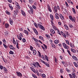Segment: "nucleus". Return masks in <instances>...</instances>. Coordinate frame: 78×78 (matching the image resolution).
Returning <instances> with one entry per match:
<instances>
[{"instance_id":"obj_1","label":"nucleus","mask_w":78,"mask_h":78,"mask_svg":"<svg viewBox=\"0 0 78 78\" xmlns=\"http://www.w3.org/2000/svg\"><path fill=\"white\" fill-rule=\"evenodd\" d=\"M38 25L39 28H40V29H41V30H44V31L45 30V28H44V27H43L42 25H41V24L39 23L38 24Z\"/></svg>"},{"instance_id":"obj_40","label":"nucleus","mask_w":78,"mask_h":78,"mask_svg":"<svg viewBox=\"0 0 78 78\" xmlns=\"http://www.w3.org/2000/svg\"><path fill=\"white\" fill-rule=\"evenodd\" d=\"M34 64V63L33 64V66H34V68H35V67H36V62Z\"/></svg>"},{"instance_id":"obj_19","label":"nucleus","mask_w":78,"mask_h":78,"mask_svg":"<svg viewBox=\"0 0 78 78\" xmlns=\"http://www.w3.org/2000/svg\"><path fill=\"white\" fill-rule=\"evenodd\" d=\"M45 65L47 67H50V65L47 62H45Z\"/></svg>"},{"instance_id":"obj_4","label":"nucleus","mask_w":78,"mask_h":78,"mask_svg":"<svg viewBox=\"0 0 78 78\" xmlns=\"http://www.w3.org/2000/svg\"><path fill=\"white\" fill-rule=\"evenodd\" d=\"M38 67L40 68H41V66L39 63L38 62H36V67H37V68H38Z\"/></svg>"},{"instance_id":"obj_12","label":"nucleus","mask_w":78,"mask_h":78,"mask_svg":"<svg viewBox=\"0 0 78 78\" xmlns=\"http://www.w3.org/2000/svg\"><path fill=\"white\" fill-rule=\"evenodd\" d=\"M37 52H36V50L35 49H34L33 50V54L34 55H36V53H37Z\"/></svg>"},{"instance_id":"obj_18","label":"nucleus","mask_w":78,"mask_h":78,"mask_svg":"<svg viewBox=\"0 0 78 78\" xmlns=\"http://www.w3.org/2000/svg\"><path fill=\"white\" fill-rule=\"evenodd\" d=\"M5 25L6 28H8L9 27V24L8 23H5Z\"/></svg>"},{"instance_id":"obj_52","label":"nucleus","mask_w":78,"mask_h":78,"mask_svg":"<svg viewBox=\"0 0 78 78\" xmlns=\"http://www.w3.org/2000/svg\"><path fill=\"white\" fill-rule=\"evenodd\" d=\"M65 4L66 6H67V7L69 6V5H68V4H67V2H65Z\"/></svg>"},{"instance_id":"obj_8","label":"nucleus","mask_w":78,"mask_h":78,"mask_svg":"<svg viewBox=\"0 0 78 78\" xmlns=\"http://www.w3.org/2000/svg\"><path fill=\"white\" fill-rule=\"evenodd\" d=\"M50 31L52 34H55V31L53 29H51Z\"/></svg>"},{"instance_id":"obj_43","label":"nucleus","mask_w":78,"mask_h":78,"mask_svg":"<svg viewBox=\"0 0 78 78\" xmlns=\"http://www.w3.org/2000/svg\"><path fill=\"white\" fill-rule=\"evenodd\" d=\"M3 69H4V72H7V69L6 68L4 67Z\"/></svg>"},{"instance_id":"obj_34","label":"nucleus","mask_w":78,"mask_h":78,"mask_svg":"<svg viewBox=\"0 0 78 78\" xmlns=\"http://www.w3.org/2000/svg\"><path fill=\"white\" fill-rule=\"evenodd\" d=\"M15 4L16 5V6H18V7H19V6H20V5H19V4L17 3V2H15Z\"/></svg>"},{"instance_id":"obj_33","label":"nucleus","mask_w":78,"mask_h":78,"mask_svg":"<svg viewBox=\"0 0 78 78\" xmlns=\"http://www.w3.org/2000/svg\"><path fill=\"white\" fill-rule=\"evenodd\" d=\"M45 35L46 37H47L48 39H49V38H50V36L49 35L46 34Z\"/></svg>"},{"instance_id":"obj_5","label":"nucleus","mask_w":78,"mask_h":78,"mask_svg":"<svg viewBox=\"0 0 78 78\" xmlns=\"http://www.w3.org/2000/svg\"><path fill=\"white\" fill-rule=\"evenodd\" d=\"M9 21L11 25H12L13 23V21L11 19V18H10L9 19Z\"/></svg>"},{"instance_id":"obj_38","label":"nucleus","mask_w":78,"mask_h":78,"mask_svg":"<svg viewBox=\"0 0 78 78\" xmlns=\"http://www.w3.org/2000/svg\"><path fill=\"white\" fill-rule=\"evenodd\" d=\"M9 54H11L12 55H13L14 54V52L11 51L9 52Z\"/></svg>"},{"instance_id":"obj_10","label":"nucleus","mask_w":78,"mask_h":78,"mask_svg":"<svg viewBox=\"0 0 78 78\" xmlns=\"http://www.w3.org/2000/svg\"><path fill=\"white\" fill-rule=\"evenodd\" d=\"M29 8L30 9V11L31 12L32 14H33V8H32V7L30 6L29 7Z\"/></svg>"},{"instance_id":"obj_54","label":"nucleus","mask_w":78,"mask_h":78,"mask_svg":"<svg viewBox=\"0 0 78 78\" xmlns=\"http://www.w3.org/2000/svg\"><path fill=\"white\" fill-rule=\"evenodd\" d=\"M43 45L44 46V47H45L46 49H47V45L44 44H43Z\"/></svg>"},{"instance_id":"obj_20","label":"nucleus","mask_w":78,"mask_h":78,"mask_svg":"<svg viewBox=\"0 0 78 78\" xmlns=\"http://www.w3.org/2000/svg\"><path fill=\"white\" fill-rule=\"evenodd\" d=\"M64 27L66 30H69V27H68V26H67L65 24L64 25Z\"/></svg>"},{"instance_id":"obj_11","label":"nucleus","mask_w":78,"mask_h":78,"mask_svg":"<svg viewBox=\"0 0 78 78\" xmlns=\"http://www.w3.org/2000/svg\"><path fill=\"white\" fill-rule=\"evenodd\" d=\"M30 69L31 70H32V71L34 72V73H36V71H35V69H34L32 67H30Z\"/></svg>"},{"instance_id":"obj_14","label":"nucleus","mask_w":78,"mask_h":78,"mask_svg":"<svg viewBox=\"0 0 78 78\" xmlns=\"http://www.w3.org/2000/svg\"><path fill=\"white\" fill-rule=\"evenodd\" d=\"M9 7L10 8L11 10H12V9H13V7L10 4H9Z\"/></svg>"},{"instance_id":"obj_25","label":"nucleus","mask_w":78,"mask_h":78,"mask_svg":"<svg viewBox=\"0 0 78 78\" xmlns=\"http://www.w3.org/2000/svg\"><path fill=\"white\" fill-rule=\"evenodd\" d=\"M50 18L53 20V15H52V14H51L50 15Z\"/></svg>"},{"instance_id":"obj_28","label":"nucleus","mask_w":78,"mask_h":78,"mask_svg":"<svg viewBox=\"0 0 78 78\" xmlns=\"http://www.w3.org/2000/svg\"><path fill=\"white\" fill-rule=\"evenodd\" d=\"M16 42H17V44L16 45V48L19 49V44H18V42H17V40L16 41Z\"/></svg>"},{"instance_id":"obj_6","label":"nucleus","mask_w":78,"mask_h":78,"mask_svg":"<svg viewBox=\"0 0 78 78\" xmlns=\"http://www.w3.org/2000/svg\"><path fill=\"white\" fill-rule=\"evenodd\" d=\"M72 58L74 60H75V61H78V58H77L76 57V56L73 55L72 56Z\"/></svg>"},{"instance_id":"obj_31","label":"nucleus","mask_w":78,"mask_h":78,"mask_svg":"<svg viewBox=\"0 0 78 78\" xmlns=\"http://www.w3.org/2000/svg\"><path fill=\"white\" fill-rule=\"evenodd\" d=\"M51 45L52 48H55V45L53 43H51Z\"/></svg>"},{"instance_id":"obj_42","label":"nucleus","mask_w":78,"mask_h":78,"mask_svg":"<svg viewBox=\"0 0 78 78\" xmlns=\"http://www.w3.org/2000/svg\"><path fill=\"white\" fill-rule=\"evenodd\" d=\"M69 27H70V28H73V26H72V24H69Z\"/></svg>"},{"instance_id":"obj_46","label":"nucleus","mask_w":78,"mask_h":78,"mask_svg":"<svg viewBox=\"0 0 78 78\" xmlns=\"http://www.w3.org/2000/svg\"><path fill=\"white\" fill-rule=\"evenodd\" d=\"M66 41L67 44H68L69 45H70V43H69V41L68 40H66Z\"/></svg>"},{"instance_id":"obj_36","label":"nucleus","mask_w":78,"mask_h":78,"mask_svg":"<svg viewBox=\"0 0 78 78\" xmlns=\"http://www.w3.org/2000/svg\"><path fill=\"white\" fill-rule=\"evenodd\" d=\"M32 76H33V77H34V78H37V76H36V75L35 74H32Z\"/></svg>"},{"instance_id":"obj_30","label":"nucleus","mask_w":78,"mask_h":78,"mask_svg":"<svg viewBox=\"0 0 78 78\" xmlns=\"http://www.w3.org/2000/svg\"><path fill=\"white\" fill-rule=\"evenodd\" d=\"M34 26H35V27L36 28H38V26H37V24L36 23H34Z\"/></svg>"},{"instance_id":"obj_22","label":"nucleus","mask_w":78,"mask_h":78,"mask_svg":"<svg viewBox=\"0 0 78 78\" xmlns=\"http://www.w3.org/2000/svg\"><path fill=\"white\" fill-rule=\"evenodd\" d=\"M54 43L55 44H58L59 43V41L58 40H55Z\"/></svg>"},{"instance_id":"obj_16","label":"nucleus","mask_w":78,"mask_h":78,"mask_svg":"<svg viewBox=\"0 0 78 78\" xmlns=\"http://www.w3.org/2000/svg\"><path fill=\"white\" fill-rule=\"evenodd\" d=\"M54 9L55 12H57L58 9H57V7H56V6L54 8Z\"/></svg>"},{"instance_id":"obj_44","label":"nucleus","mask_w":78,"mask_h":78,"mask_svg":"<svg viewBox=\"0 0 78 78\" xmlns=\"http://www.w3.org/2000/svg\"><path fill=\"white\" fill-rule=\"evenodd\" d=\"M22 41L23 42H26V40L25 38H23L22 39Z\"/></svg>"},{"instance_id":"obj_39","label":"nucleus","mask_w":78,"mask_h":78,"mask_svg":"<svg viewBox=\"0 0 78 78\" xmlns=\"http://www.w3.org/2000/svg\"><path fill=\"white\" fill-rule=\"evenodd\" d=\"M30 48L31 51H33V47H32L31 46H30Z\"/></svg>"},{"instance_id":"obj_64","label":"nucleus","mask_w":78,"mask_h":78,"mask_svg":"<svg viewBox=\"0 0 78 78\" xmlns=\"http://www.w3.org/2000/svg\"><path fill=\"white\" fill-rule=\"evenodd\" d=\"M55 62L56 63H57V59L56 58H55Z\"/></svg>"},{"instance_id":"obj_2","label":"nucleus","mask_w":78,"mask_h":78,"mask_svg":"<svg viewBox=\"0 0 78 78\" xmlns=\"http://www.w3.org/2000/svg\"><path fill=\"white\" fill-rule=\"evenodd\" d=\"M63 45L65 48H66L67 50H69V47H68V46L66 45V44L65 43H63Z\"/></svg>"},{"instance_id":"obj_47","label":"nucleus","mask_w":78,"mask_h":78,"mask_svg":"<svg viewBox=\"0 0 78 78\" xmlns=\"http://www.w3.org/2000/svg\"><path fill=\"white\" fill-rule=\"evenodd\" d=\"M29 2L30 3H33V0H29Z\"/></svg>"},{"instance_id":"obj_7","label":"nucleus","mask_w":78,"mask_h":78,"mask_svg":"<svg viewBox=\"0 0 78 78\" xmlns=\"http://www.w3.org/2000/svg\"><path fill=\"white\" fill-rule=\"evenodd\" d=\"M16 73L18 76H22V74H21L20 72H16Z\"/></svg>"},{"instance_id":"obj_13","label":"nucleus","mask_w":78,"mask_h":78,"mask_svg":"<svg viewBox=\"0 0 78 78\" xmlns=\"http://www.w3.org/2000/svg\"><path fill=\"white\" fill-rule=\"evenodd\" d=\"M71 51H72L73 53H75L76 52V50L74 49L71 48Z\"/></svg>"},{"instance_id":"obj_45","label":"nucleus","mask_w":78,"mask_h":78,"mask_svg":"<svg viewBox=\"0 0 78 78\" xmlns=\"http://www.w3.org/2000/svg\"><path fill=\"white\" fill-rule=\"evenodd\" d=\"M0 68L1 70H2L3 69V66H2L1 65H0Z\"/></svg>"},{"instance_id":"obj_63","label":"nucleus","mask_w":78,"mask_h":78,"mask_svg":"<svg viewBox=\"0 0 78 78\" xmlns=\"http://www.w3.org/2000/svg\"><path fill=\"white\" fill-rule=\"evenodd\" d=\"M39 38L40 39H43V37H41V36H40L39 37Z\"/></svg>"},{"instance_id":"obj_57","label":"nucleus","mask_w":78,"mask_h":78,"mask_svg":"<svg viewBox=\"0 0 78 78\" xmlns=\"http://www.w3.org/2000/svg\"><path fill=\"white\" fill-rule=\"evenodd\" d=\"M69 76L71 78H73V77H72V74H69Z\"/></svg>"},{"instance_id":"obj_41","label":"nucleus","mask_w":78,"mask_h":78,"mask_svg":"<svg viewBox=\"0 0 78 78\" xmlns=\"http://www.w3.org/2000/svg\"><path fill=\"white\" fill-rule=\"evenodd\" d=\"M40 61L41 62H42L43 63V64H45V62H44V61L42 60L41 59L40 60Z\"/></svg>"},{"instance_id":"obj_50","label":"nucleus","mask_w":78,"mask_h":78,"mask_svg":"<svg viewBox=\"0 0 78 78\" xmlns=\"http://www.w3.org/2000/svg\"><path fill=\"white\" fill-rule=\"evenodd\" d=\"M22 14L23 16L25 15V12H22Z\"/></svg>"},{"instance_id":"obj_59","label":"nucleus","mask_w":78,"mask_h":78,"mask_svg":"<svg viewBox=\"0 0 78 78\" xmlns=\"http://www.w3.org/2000/svg\"><path fill=\"white\" fill-rule=\"evenodd\" d=\"M6 14H8V15H10V14H11V13H10V12H6Z\"/></svg>"},{"instance_id":"obj_48","label":"nucleus","mask_w":78,"mask_h":78,"mask_svg":"<svg viewBox=\"0 0 78 78\" xmlns=\"http://www.w3.org/2000/svg\"><path fill=\"white\" fill-rule=\"evenodd\" d=\"M45 74H42L41 75V76H42V77H45Z\"/></svg>"},{"instance_id":"obj_53","label":"nucleus","mask_w":78,"mask_h":78,"mask_svg":"<svg viewBox=\"0 0 78 78\" xmlns=\"http://www.w3.org/2000/svg\"><path fill=\"white\" fill-rule=\"evenodd\" d=\"M58 16H55V18L56 19H59V17Z\"/></svg>"},{"instance_id":"obj_17","label":"nucleus","mask_w":78,"mask_h":78,"mask_svg":"<svg viewBox=\"0 0 78 78\" xmlns=\"http://www.w3.org/2000/svg\"><path fill=\"white\" fill-rule=\"evenodd\" d=\"M72 75L73 76V78H75V73H72Z\"/></svg>"},{"instance_id":"obj_51","label":"nucleus","mask_w":78,"mask_h":78,"mask_svg":"<svg viewBox=\"0 0 78 78\" xmlns=\"http://www.w3.org/2000/svg\"><path fill=\"white\" fill-rule=\"evenodd\" d=\"M20 37H23V35L22 34L20 33Z\"/></svg>"},{"instance_id":"obj_60","label":"nucleus","mask_w":78,"mask_h":78,"mask_svg":"<svg viewBox=\"0 0 78 78\" xmlns=\"http://www.w3.org/2000/svg\"><path fill=\"white\" fill-rule=\"evenodd\" d=\"M3 45L5 48H8V47H7V46H6V45L5 44H4Z\"/></svg>"},{"instance_id":"obj_23","label":"nucleus","mask_w":78,"mask_h":78,"mask_svg":"<svg viewBox=\"0 0 78 78\" xmlns=\"http://www.w3.org/2000/svg\"><path fill=\"white\" fill-rule=\"evenodd\" d=\"M34 31L37 35H38V32H37V31L36 29H34Z\"/></svg>"},{"instance_id":"obj_24","label":"nucleus","mask_w":78,"mask_h":78,"mask_svg":"<svg viewBox=\"0 0 78 78\" xmlns=\"http://www.w3.org/2000/svg\"><path fill=\"white\" fill-rule=\"evenodd\" d=\"M70 46H71V47H72V48H73V47H75V46H74V44H73L71 43L70 44Z\"/></svg>"},{"instance_id":"obj_35","label":"nucleus","mask_w":78,"mask_h":78,"mask_svg":"<svg viewBox=\"0 0 78 78\" xmlns=\"http://www.w3.org/2000/svg\"><path fill=\"white\" fill-rule=\"evenodd\" d=\"M66 34L68 37L69 36V32H66Z\"/></svg>"},{"instance_id":"obj_3","label":"nucleus","mask_w":78,"mask_h":78,"mask_svg":"<svg viewBox=\"0 0 78 78\" xmlns=\"http://www.w3.org/2000/svg\"><path fill=\"white\" fill-rule=\"evenodd\" d=\"M69 19L71 20V21H72V22H75V19H74L73 18H72V16H71V15H70L69 16Z\"/></svg>"},{"instance_id":"obj_62","label":"nucleus","mask_w":78,"mask_h":78,"mask_svg":"<svg viewBox=\"0 0 78 78\" xmlns=\"http://www.w3.org/2000/svg\"><path fill=\"white\" fill-rule=\"evenodd\" d=\"M48 9L50 12H51V8H48Z\"/></svg>"},{"instance_id":"obj_49","label":"nucleus","mask_w":78,"mask_h":78,"mask_svg":"<svg viewBox=\"0 0 78 78\" xmlns=\"http://www.w3.org/2000/svg\"><path fill=\"white\" fill-rule=\"evenodd\" d=\"M10 49H12L13 48V47L12 45H11L10 46Z\"/></svg>"},{"instance_id":"obj_26","label":"nucleus","mask_w":78,"mask_h":78,"mask_svg":"<svg viewBox=\"0 0 78 78\" xmlns=\"http://www.w3.org/2000/svg\"><path fill=\"white\" fill-rule=\"evenodd\" d=\"M54 29L55 31H56L57 30V28H56V27H55V26H53L52 27Z\"/></svg>"},{"instance_id":"obj_9","label":"nucleus","mask_w":78,"mask_h":78,"mask_svg":"<svg viewBox=\"0 0 78 78\" xmlns=\"http://www.w3.org/2000/svg\"><path fill=\"white\" fill-rule=\"evenodd\" d=\"M59 17L62 20H64V16L62 15L61 14H60L59 15Z\"/></svg>"},{"instance_id":"obj_56","label":"nucleus","mask_w":78,"mask_h":78,"mask_svg":"<svg viewBox=\"0 0 78 78\" xmlns=\"http://www.w3.org/2000/svg\"><path fill=\"white\" fill-rule=\"evenodd\" d=\"M62 36L64 37H65V38H66V35L64 34H62Z\"/></svg>"},{"instance_id":"obj_55","label":"nucleus","mask_w":78,"mask_h":78,"mask_svg":"<svg viewBox=\"0 0 78 78\" xmlns=\"http://www.w3.org/2000/svg\"><path fill=\"white\" fill-rule=\"evenodd\" d=\"M33 38L34 40L35 41H36L37 42V41H38V40H37V39H36V38H34V37H33Z\"/></svg>"},{"instance_id":"obj_61","label":"nucleus","mask_w":78,"mask_h":78,"mask_svg":"<svg viewBox=\"0 0 78 78\" xmlns=\"http://www.w3.org/2000/svg\"><path fill=\"white\" fill-rule=\"evenodd\" d=\"M32 7L34 9H36V7L34 5H32Z\"/></svg>"},{"instance_id":"obj_58","label":"nucleus","mask_w":78,"mask_h":78,"mask_svg":"<svg viewBox=\"0 0 78 78\" xmlns=\"http://www.w3.org/2000/svg\"><path fill=\"white\" fill-rule=\"evenodd\" d=\"M67 51L69 54V55H71V54H70V51H69V50H67Z\"/></svg>"},{"instance_id":"obj_21","label":"nucleus","mask_w":78,"mask_h":78,"mask_svg":"<svg viewBox=\"0 0 78 78\" xmlns=\"http://www.w3.org/2000/svg\"><path fill=\"white\" fill-rule=\"evenodd\" d=\"M73 63L75 67H78V65L77 64V63H76L75 62H73Z\"/></svg>"},{"instance_id":"obj_15","label":"nucleus","mask_w":78,"mask_h":78,"mask_svg":"<svg viewBox=\"0 0 78 78\" xmlns=\"http://www.w3.org/2000/svg\"><path fill=\"white\" fill-rule=\"evenodd\" d=\"M24 32L25 33V34H27V36H28V34H29L28 31L26 30H24Z\"/></svg>"},{"instance_id":"obj_29","label":"nucleus","mask_w":78,"mask_h":78,"mask_svg":"<svg viewBox=\"0 0 78 78\" xmlns=\"http://www.w3.org/2000/svg\"><path fill=\"white\" fill-rule=\"evenodd\" d=\"M72 10L73 12H74V14H76V11H75V9H74V8H72Z\"/></svg>"},{"instance_id":"obj_37","label":"nucleus","mask_w":78,"mask_h":78,"mask_svg":"<svg viewBox=\"0 0 78 78\" xmlns=\"http://www.w3.org/2000/svg\"><path fill=\"white\" fill-rule=\"evenodd\" d=\"M60 72L61 73H63L64 72V71H63V69H60Z\"/></svg>"},{"instance_id":"obj_27","label":"nucleus","mask_w":78,"mask_h":78,"mask_svg":"<svg viewBox=\"0 0 78 78\" xmlns=\"http://www.w3.org/2000/svg\"><path fill=\"white\" fill-rule=\"evenodd\" d=\"M45 57L47 61H48V57H47V56L46 55H45Z\"/></svg>"},{"instance_id":"obj_32","label":"nucleus","mask_w":78,"mask_h":78,"mask_svg":"<svg viewBox=\"0 0 78 78\" xmlns=\"http://www.w3.org/2000/svg\"><path fill=\"white\" fill-rule=\"evenodd\" d=\"M17 37L18 39H19V40H20V41H21L22 40V37H18V35H17Z\"/></svg>"}]
</instances>
